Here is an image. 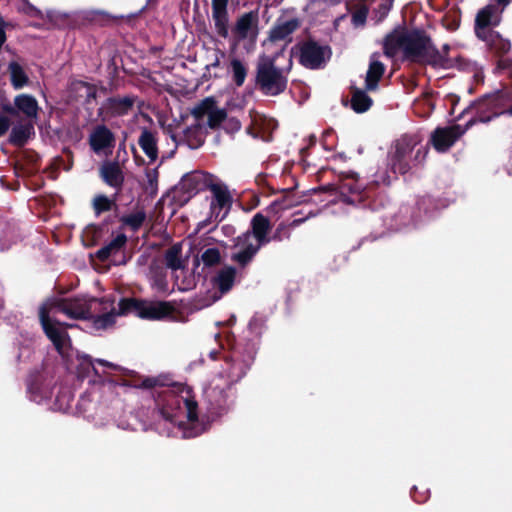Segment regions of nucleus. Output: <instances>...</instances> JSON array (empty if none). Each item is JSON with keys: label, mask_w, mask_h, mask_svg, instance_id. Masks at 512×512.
I'll use <instances>...</instances> for the list:
<instances>
[{"label": "nucleus", "mask_w": 512, "mask_h": 512, "mask_svg": "<svg viewBox=\"0 0 512 512\" xmlns=\"http://www.w3.org/2000/svg\"><path fill=\"white\" fill-rule=\"evenodd\" d=\"M113 304V300L83 297L70 300H49L40 308V322L46 336L65 359L68 368L75 369L79 377L87 376L91 370L96 375H99V372L94 366L95 361H92L88 355L71 350L70 338L66 330L72 325L60 322L59 314L72 319L93 318V327L96 330H105L114 324L118 315L135 313L143 319L161 320L174 312V307L164 301L123 299L118 305V311Z\"/></svg>", "instance_id": "nucleus-1"}, {"label": "nucleus", "mask_w": 512, "mask_h": 512, "mask_svg": "<svg viewBox=\"0 0 512 512\" xmlns=\"http://www.w3.org/2000/svg\"><path fill=\"white\" fill-rule=\"evenodd\" d=\"M384 53L394 57L402 51L404 57L414 62L429 64L434 67L448 68L450 59L435 48L430 37L423 31H406L396 29L388 34L383 42Z\"/></svg>", "instance_id": "nucleus-2"}, {"label": "nucleus", "mask_w": 512, "mask_h": 512, "mask_svg": "<svg viewBox=\"0 0 512 512\" xmlns=\"http://www.w3.org/2000/svg\"><path fill=\"white\" fill-rule=\"evenodd\" d=\"M159 405L163 418L175 426V435L192 438L205 431V424L198 418L197 403L189 389H183L180 395L167 394Z\"/></svg>", "instance_id": "nucleus-3"}, {"label": "nucleus", "mask_w": 512, "mask_h": 512, "mask_svg": "<svg viewBox=\"0 0 512 512\" xmlns=\"http://www.w3.org/2000/svg\"><path fill=\"white\" fill-rule=\"evenodd\" d=\"M250 228L251 230L238 236L234 244L235 251L232 254V260L241 266L247 265L259 249L263 245L268 244L272 239L282 240L281 232L285 225L281 223L273 237H270L271 223L269 219L261 213H257L251 220Z\"/></svg>", "instance_id": "nucleus-4"}, {"label": "nucleus", "mask_w": 512, "mask_h": 512, "mask_svg": "<svg viewBox=\"0 0 512 512\" xmlns=\"http://www.w3.org/2000/svg\"><path fill=\"white\" fill-rule=\"evenodd\" d=\"M291 66V57H285L283 52H278L274 56H260L256 73V83L260 90L269 96L282 93L287 87V76Z\"/></svg>", "instance_id": "nucleus-5"}, {"label": "nucleus", "mask_w": 512, "mask_h": 512, "mask_svg": "<svg viewBox=\"0 0 512 512\" xmlns=\"http://www.w3.org/2000/svg\"><path fill=\"white\" fill-rule=\"evenodd\" d=\"M500 15L501 11L495 5H487L482 8L475 19V33L478 38L485 41L496 51L506 53L511 48L510 41L491 30L492 26L500 23Z\"/></svg>", "instance_id": "nucleus-6"}, {"label": "nucleus", "mask_w": 512, "mask_h": 512, "mask_svg": "<svg viewBox=\"0 0 512 512\" xmlns=\"http://www.w3.org/2000/svg\"><path fill=\"white\" fill-rule=\"evenodd\" d=\"M331 51L327 46L315 42L304 43L300 48V63L310 69H318L330 58Z\"/></svg>", "instance_id": "nucleus-7"}, {"label": "nucleus", "mask_w": 512, "mask_h": 512, "mask_svg": "<svg viewBox=\"0 0 512 512\" xmlns=\"http://www.w3.org/2000/svg\"><path fill=\"white\" fill-rule=\"evenodd\" d=\"M4 110L10 114H22L28 121H36L39 114V104L36 98L30 94H19L14 98V107L5 106Z\"/></svg>", "instance_id": "nucleus-8"}, {"label": "nucleus", "mask_w": 512, "mask_h": 512, "mask_svg": "<svg viewBox=\"0 0 512 512\" xmlns=\"http://www.w3.org/2000/svg\"><path fill=\"white\" fill-rule=\"evenodd\" d=\"M233 34L238 41L245 39L254 41L258 35V15L248 12L240 16L233 28Z\"/></svg>", "instance_id": "nucleus-9"}, {"label": "nucleus", "mask_w": 512, "mask_h": 512, "mask_svg": "<svg viewBox=\"0 0 512 512\" xmlns=\"http://www.w3.org/2000/svg\"><path fill=\"white\" fill-rule=\"evenodd\" d=\"M210 189L213 193L211 213L215 217V220H222L230 209L231 196L227 188L220 184H213Z\"/></svg>", "instance_id": "nucleus-10"}, {"label": "nucleus", "mask_w": 512, "mask_h": 512, "mask_svg": "<svg viewBox=\"0 0 512 512\" xmlns=\"http://www.w3.org/2000/svg\"><path fill=\"white\" fill-rule=\"evenodd\" d=\"M463 133L464 130L459 125L437 128L431 136V141L437 151L445 152Z\"/></svg>", "instance_id": "nucleus-11"}, {"label": "nucleus", "mask_w": 512, "mask_h": 512, "mask_svg": "<svg viewBox=\"0 0 512 512\" xmlns=\"http://www.w3.org/2000/svg\"><path fill=\"white\" fill-rule=\"evenodd\" d=\"M193 113L196 117L207 116L211 128L219 126L226 117L225 110L218 108L213 98L204 99L194 108Z\"/></svg>", "instance_id": "nucleus-12"}, {"label": "nucleus", "mask_w": 512, "mask_h": 512, "mask_svg": "<svg viewBox=\"0 0 512 512\" xmlns=\"http://www.w3.org/2000/svg\"><path fill=\"white\" fill-rule=\"evenodd\" d=\"M235 277V268L224 267L223 269H221L213 279V286L218 290V292H213L211 299L207 303V305L214 303L215 301L220 299L223 294L230 291L234 285Z\"/></svg>", "instance_id": "nucleus-13"}, {"label": "nucleus", "mask_w": 512, "mask_h": 512, "mask_svg": "<svg viewBox=\"0 0 512 512\" xmlns=\"http://www.w3.org/2000/svg\"><path fill=\"white\" fill-rule=\"evenodd\" d=\"M228 0H212V18L218 35L227 38L228 30Z\"/></svg>", "instance_id": "nucleus-14"}, {"label": "nucleus", "mask_w": 512, "mask_h": 512, "mask_svg": "<svg viewBox=\"0 0 512 512\" xmlns=\"http://www.w3.org/2000/svg\"><path fill=\"white\" fill-rule=\"evenodd\" d=\"M90 145L96 153L114 146V135L105 126H98L90 135Z\"/></svg>", "instance_id": "nucleus-15"}, {"label": "nucleus", "mask_w": 512, "mask_h": 512, "mask_svg": "<svg viewBox=\"0 0 512 512\" xmlns=\"http://www.w3.org/2000/svg\"><path fill=\"white\" fill-rule=\"evenodd\" d=\"M385 72V66L382 62L379 61V55L374 53L370 57L369 67L366 73V89L367 90H376L378 87V82L381 79Z\"/></svg>", "instance_id": "nucleus-16"}, {"label": "nucleus", "mask_w": 512, "mask_h": 512, "mask_svg": "<svg viewBox=\"0 0 512 512\" xmlns=\"http://www.w3.org/2000/svg\"><path fill=\"white\" fill-rule=\"evenodd\" d=\"M34 135V123L27 121L13 126L9 140L13 145L23 146Z\"/></svg>", "instance_id": "nucleus-17"}, {"label": "nucleus", "mask_w": 512, "mask_h": 512, "mask_svg": "<svg viewBox=\"0 0 512 512\" xmlns=\"http://www.w3.org/2000/svg\"><path fill=\"white\" fill-rule=\"evenodd\" d=\"M138 144L151 162L156 161L158 158V148L154 133L147 129H143L139 137Z\"/></svg>", "instance_id": "nucleus-18"}, {"label": "nucleus", "mask_w": 512, "mask_h": 512, "mask_svg": "<svg viewBox=\"0 0 512 512\" xmlns=\"http://www.w3.org/2000/svg\"><path fill=\"white\" fill-rule=\"evenodd\" d=\"M298 25L299 22L295 18L280 21L271 30L270 38L272 40H284L297 29Z\"/></svg>", "instance_id": "nucleus-19"}, {"label": "nucleus", "mask_w": 512, "mask_h": 512, "mask_svg": "<svg viewBox=\"0 0 512 512\" xmlns=\"http://www.w3.org/2000/svg\"><path fill=\"white\" fill-rule=\"evenodd\" d=\"M101 175L104 181L112 187L119 186L123 181L122 171L117 163H105L101 167Z\"/></svg>", "instance_id": "nucleus-20"}, {"label": "nucleus", "mask_w": 512, "mask_h": 512, "mask_svg": "<svg viewBox=\"0 0 512 512\" xmlns=\"http://www.w3.org/2000/svg\"><path fill=\"white\" fill-rule=\"evenodd\" d=\"M127 237L120 233L116 235L107 245L98 250L97 256L100 260L104 261L110 256L118 253L126 244Z\"/></svg>", "instance_id": "nucleus-21"}, {"label": "nucleus", "mask_w": 512, "mask_h": 512, "mask_svg": "<svg viewBox=\"0 0 512 512\" xmlns=\"http://www.w3.org/2000/svg\"><path fill=\"white\" fill-rule=\"evenodd\" d=\"M134 102V97L125 96L111 98L108 100L107 104L112 114L120 116L127 114L132 109Z\"/></svg>", "instance_id": "nucleus-22"}, {"label": "nucleus", "mask_w": 512, "mask_h": 512, "mask_svg": "<svg viewBox=\"0 0 512 512\" xmlns=\"http://www.w3.org/2000/svg\"><path fill=\"white\" fill-rule=\"evenodd\" d=\"M229 71L236 86H242L248 73L246 63L238 58H232L229 64Z\"/></svg>", "instance_id": "nucleus-23"}, {"label": "nucleus", "mask_w": 512, "mask_h": 512, "mask_svg": "<svg viewBox=\"0 0 512 512\" xmlns=\"http://www.w3.org/2000/svg\"><path fill=\"white\" fill-rule=\"evenodd\" d=\"M8 70L10 73L11 84L14 89L18 90L27 85L28 77L20 64L17 62H11L8 66Z\"/></svg>", "instance_id": "nucleus-24"}, {"label": "nucleus", "mask_w": 512, "mask_h": 512, "mask_svg": "<svg viewBox=\"0 0 512 512\" xmlns=\"http://www.w3.org/2000/svg\"><path fill=\"white\" fill-rule=\"evenodd\" d=\"M181 246L174 245L165 253V263L168 268L173 271L184 268V262L181 257Z\"/></svg>", "instance_id": "nucleus-25"}, {"label": "nucleus", "mask_w": 512, "mask_h": 512, "mask_svg": "<svg viewBox=\"0 0 512 512\" xmlns=\"http://www.w3.org/2000/svg\"><path fill=\"white\" fill-rule=\"evenodd\" d=\"M352 108L362 113L367 111L372 105V99L362 90L355 89L351 99Z\"/></svg>", "instance_id": "nucleus-26"}, {"label": "nucleus", "mask_w": 512, "mask_h": 512, "mask_svg": "<svg viewBox=\"0 0 512 512\" xmlns=\"http://www.w3.org/2000/svg\"><path fill=\"white\" fill-rule=\"evenodd\" d=\"M417 144L416 139L412 137H403L396 143V155L399 159L405 157V155L412 151L414 146Z\"/></svg>", "instance_id": "nucleus-27"}, {"label": "nucleus", "mask_w": 512, "mask_h": 512, "mask_svg": "<svg viewBox=\"0 0 512 512\" xmlns=\"http://www.w3.org/2000/svg\"><path fill=\"white\" fill-rule=\"evenodd\" d=\"M145 220V213L143 211H137L130 215L123 217L122 221L125 225L131 227L133 230H137Z\"/></svg>", "instance_id": "nucleus-28"}, {"label": "nucleus", "mask_w": 512, "mask_h": 512, "mask_svg": "<svg viewBox=\"0 0 512 512\" xmlns=\"http://www.w3.org/2000/svg\"><path fill=\"white\" fill-rule=\"evenodd\" d=\"M113 205V201L104 195H97L93 199V208L97 215L102 212L109 211Z\"/></svg>", "instance_id": "nucleus-29"}, {"label": "nucleus", "mask_w": 512, "mask_h": 512, "mask_svg": "<svg viewBox=\"0 0 512 512\" xmlns=\"http://www.w3.org/2000/svg\"><path fill=\"white\" fill-rule=\"evenodd\" d=\"M201 259L207 266L215 265L220 261V252L217 248H208L202 253Z\"/></svg>", "instance_id": "nucleus-30"}, {"label": "nucleus", "mask_w": 512, "mask_h": 512, "mask_svg": "<svg viewBox=\"0 0 512 512\" xmlns=\"http://www.w3.org/2000/svg\"><path fill=\"white\" fill-rule=\"evenodd\" d=\"M146 181H147V189L150 192L154 193L157 189L158 183V170L157 168L147 169L146 170Z\"/></svg>", "instance_id": "nucleus-31"}, {"label": "nucleus", "mask_w": 512, "mask_h": 512, "mask_svg": "<svg viewBox=\"0 0 512 512\" xmlns=\"http://www.w3.org/2000/svg\"><path fill=\"white\" fill-rule=\"evenodd\" d=\"M367 18V11L365 9H359L352 15V22L355 26L364 25Z\"/></svg>", "instance_id": "nucleus-32"}, {"label": "nucleus", "mask_w": 512, "mask_h": 512, "mask_svg": "<svg viewBox=\"0 0 512 512\" xmlns=\"http://www.w3.org/2000/svg\"><path fill=\"white\" fill-rule=\"evenodd\" d=\"M449 50H450V46L448 44H445L442 47V51H439V52L442 55H444L446 58L450 59L451 67H453L454 65H459L460 66V63H459L460 58H450V57H448ZM448 68H450V66Z\"/></svg>", "instance_id": "nucleus-33"}, {"label": "nucleus", "mask_w": 512, "mask_h": 512, "mask_svg": "<svg viewBox=\"0 0 512 512\" xmlns=\"http://www.w3.org/2000/svg\"><path fill=\"white\" fill-rule=\"evenodd\" d=\"M10 127V120L3 115H0V137L4 135Z\"/></svg>", "instance_id": "nucleus-34"}, {"label": "nucleus", "mask_w": 512, "mask_h": 512, "mask_svg": "<svg viewBox=\"0 0 512 512\" xmlns=\"http://www.w3.org/2000/svg\"><path fill=\"white\" fill-rule=\"evenodd\" d=\"M152 286L157 290V291H166L167 290V283L166 281L163 279V278H157L155 280H153L152 282Z\"/></svg>", "instance_id": "nucleus-35"}, {"label": "nucleus", "mask_w": 512, "mask_h": 512, "mask_svg": "<svg viewBox=\"0 0 512 512\" xmlns=\"http://www.w3.org/2000/svg\"><path fill=\"white\" fill-rule=\"evenodd\" d=\"M95 362L100 364V365H102V366H104V367L110 368V369H117L118 368L117 365H115V364H113L111 362H108L106 360H103V359H96Z\"/></svg>", "instance_id": "nucleus-36"}, {"label": "nucleus", "mask_w": 512, "mask_h": 512, "mask_svg": "<svg viewBox=\"0 0 512 512\" xmlns=\"http://www.w3.org/2000/svg\"><path fill=\"white\" fill-rule=\"evenodd\" d=\"M230 123H231L232 129H234V130H240V128H241V124H240V122H239L238 120H236V119H231V120H230Z\"/></svg>", "instance_id": "nucleus-37"}, {"label": "nucleus", "mask_w": 512, "mask_h": 512, "mask_svg": "<svg viewBox=\"0 0 512 512\" xmlns=\"http://www.w3.org/2000/svg\"><path fill=\"white\" fill-rule=\"evenodd\" d=\"M426 154H427V149L425 147L423 149H418L416 158L418 159L421 157V159H424Z\"/></svg>", "instance_id": "nucleus-38"}, {"label": "nucleus", "mask_w": 512, "mask_h": 512, "mask_svg": "<svg viewBox=\"0 0 512 512\" xmlns=\"http://www.w3.org/2000/svg\"><path fill=\"white\" fill-rule=\"evenodd\" d=\"M511 0H497L498 4L506 6Z\"/></svg>", "instance_id": "nucleus-39"}, {"label": "nucleus", "mask_w": 512, "mask_h": 512, "mask_svg": "<svg viewBox=\"0 0 512 512\" xmlns=\"http://www.w3.org/2000/svg\"><path fill=\"white\" fill-rule=\"evenodd\" d=\"M123 428L124 429H132V430L136 429L134 426H131V425L123 426Z\"/></svg>", "instance_id": "nucleus-40"}, {"label": "nucleus", "mask_w": 512, "mask_h": 512, "mask_svg": "<svg viewBox=\"0 0 512 512\" xmlns=\"http://www.w3.org/2000/svg\"><path fill=\"white\" fill-rule=\"evenodd\" d=\"M506 113L512 115V106L506 111Z\"/></svg>", "instance_id": "nucleus-41"}, {"label": "nucleus", "mask_w": 512, "mask_h": 512, "mask_svg": "<svg viewBox=\"0 0 512 512\" xmlns=\"http://www.w3.org/2000/svg\"><path fill=\"white\" fill-rule=\"evenodd\" d=\"M343 188H347V189L351 190V188L348 186V184H344Z\"/></svg>", "instance_id": "nucleus-42"}, {"label": "nucleus", "mask_w": 512, "mask_h": 512, "mask_svg": "<svg viewBox=\"0 0 512 512\" xmlns=\"http://www.w3.org/2000/svg\"><path fill=\"white\" fill-rule=\"evenodd\" d=\"M331 2H338L339 0H330Z\"/></svg>", "instance_id": "nucleus-43"}]
</instances>
